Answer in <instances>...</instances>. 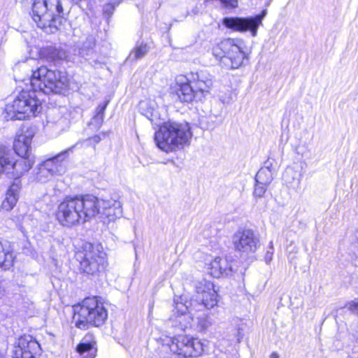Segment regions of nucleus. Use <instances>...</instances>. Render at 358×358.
<instances>
[{
	"label": "nucleus",
	"mask_w": 358,
	"mask_h": 358,
	"mask_svg": "<svg viewBox=\"0 0 358 358\" xmlns=\"http://www.w3.org/2000/svg\"><path fill=\"white\" fill-rule=\"evenodd\" d=\"M195 289L196 294L190 300L184 295L174 299L175 308L169 322L176 329L185 331L192 327V310H201V308L210 309L217 305V293L210 281L206 279L197 281Z\"/></svg>",
	"instance_id": "nucleus-1"
},
{
	"label": "nucleus",
	"mask_w": 358,
	"mask_h": 358,
	"mask_svg": "<svg viewBox=\"0 0 358 358\" xmlns=\"http://www.w3.org/2000/svg\"><path fill=\"white\" fill-rule=\"evenodd\" d=\"M98 197L92 194L66 197L57 207L56 217L64 227L86 222L97 215Z\"/></svg>",
	"instance_id": "nucleus-2"
},
{
	"label": "nucleus",
	"mask_w": 358,
	"mask_h": 358,
	"mask_svg": "<svg viewBox=\"0 0 358 358\" xmlns=\"http://www.w3.org/2000/svg\"><path fill=\"white\" fill-rule=\"evenodd\" d=\"M31 17L47 34L56 32L66 21L61 0H34Z\"/></svg>",
	"instance_id": "nucleus-3"
},
{
	"label": "nucleus",
	"mask_w": 358,
	"mask_h": 358,
	"mask_svg": "<svg viewBox=\"0 0 358 358\" xmlns=\"http://www.w3.org/2000/svg\"><path fill=\"white\" fill-rule=\"evenodd\" d=\"M192 137L190 127L187 122H164L155 133V141L162 150L169 152L181 149Z\"/></svg>",
	"instance_id": "nucleus-4"
},
{
	"label": "nucleus",
	"mask_w": 358,
	"mask_h": 358,
	"mask_svg": "<svg viewBox=\"0 0 358 358\" xmlns=\"http://www.w3.org/2000/svg\"><path fill=\"white\" fill-rule=\"evenodd\" d=\"M43 94L31 87L22 90L12 103L5 108V118L8 120H22L36 116L42 110V102L39 97Z\"/></svg>",
	"instance_id": "nucleus-5"
},
{
	"label": "nucleus",
	"mask_w": 358,
	"mask_h": 358,
	"mask_svg": "<svg viewBox=\"0 0 358 358\" xmlns=\"http://www.w3.org/2000/svg\"><path fill=\"white\" fill-rule=\"evenodd\" d=\"M29 82L33 89L39 90L43 94L61 93L67 88L69 84L65 72L48 69L45 66L31 69Z\"/></svg>",
	"instance_id": "nucleus-6"
},
{
	"label": "nucleus",
	"mask_w": 358,
	"mask_h": 358,
	"mask_svg": "<svg viewBox=\"0 0 358 358\" xmlns=\"http://www.w3.org/2000/svg\"><path fill=\"white\" fill-rule=\"evenodd\" d=\"M73 322L81 329L87 328L88 324L94 327L103 325L108 318V311L103 303L96 297L85 299L81 303L73 307Z\"/></svg>",
	"instance_id": "nucleus-7"
},
{
	"label": "nucleus",
	"mask_w": 358,
	"mask_h": 358,
	"mask_svg": "<svg viewBox=\"0 0 358 358\" xmlns=\"http://www.w3.org/2000/svg\"><path fill=\"white\" fill-rule=\"evenodd\" d=\"M75 258L79 262L80 271L87 275H99L106 266V253L90 243H85L82 249L76 252Z\"/></svg>",
	"instance_id": "nucleus-8"
},
{
	"label": "nucleus",
	"mask_w": 358,
	"mask_h": 358,
	"mask_svg": "<svg viewBox=\"0 0 358 358\" xmlns=\"http://www.w3.org/2000/svg\"><path fill=\"white\" fill-rule=\"evenodd\" d=\"M169 348L171 352L183 357H196L203 351V343L197 338L187 335L171 338Z\"/></svg>",
	"instance_id": "nucleus-9"
},
{
	"label": "nucleus",
	"mask_w": 358,
	"mask_h": 358,
	"mask_svg": "<svg viewBox=\"0 0 358 358\" xmlns=\"http://www.w3.org/2000/svg\"><path fill=\"white\" fill-rule=\"evenodd\" d=\"M242 42L236 39H228L221 43L224 55L220 56L221 62L231 69H238L243 62L245 54L242 50Z\"/></svg>",
	"instance_id": "nucleus-10"
},
{
	"label": "nucleus",
	"mask_w": 358,
	"mask_h": 358,
	"mask_svg": "<svg viewBox=\"0 0 358 358\" xmlns=\"http://www.w3.org/2000/svg\"><path fill=\"white\" fill-rule=\"evenodd\" d=\"M266 15L264 10L261 14L250 17H227L222 20V24L228 29L236 31H250L252 36H256L258 27L262 24V20Z\"/></svg>",
	"instance_id": "nucleus-11"
},
{
	"label": "nucleus",
	"mask_w": 358,
	"mask_h": 358,
	"mask_svg": "<svg viewBox=\"0 0 358 358\" xmlns=\"http://www.w3.org/2000/svg\"><path fill=\"white\" fill-rule=\"evenodd\" d=\"M73 152V148H69L53 157L48 159L39 164L36 173V179L41 182H45L52 176L60 174V162L69 157Z\"/></svg>",
	"instance_id": "nucleus-12"
},
{
	"label": "nucleus",
	"mask_w": 358,
	"mask_h": 358,
	"mask_svg": "<svg viewBox=\"0 0 358 358\" xmlns=\"http://www.w3.org/2000/svg\"><path fill=\"white\" fill-rule=\"evenodd\" d=\"M235 250L241 253H254L260 245L259 239L252 229L237 231L233 236Z\"/></svg>",
	"instance_id": "nucleus-13"
},
{
	"label": "nucleus",
	"mask_w": 358,
	"mask_h": 358,
	"mask_svg": "<svg viewBox=\"0 0 358 358\" xmlns=\"http://www.w3.org/2000/svg\"><path fill=\"white\" fill-rule=\"evenodd\" d=\"M189 80L196 93V100L201 101L213 86L212 76L203 71L191 73L188 76Z\"/></svg>",
	"instance_id": "nucleus-14"
},
{
	"label": "nucleus",
	"mask_w": 358,
	"mask_h": 358,
	"mask_svg": "<svg viewBox=\"0 0 358 358\" xmlns=\"http://www.w3.org/2000/svg\"><path fill=\"white\" fill-rule=\"evenodd\" d=\"M188 77L179 76L176 83L171 85V91L177 98L183 103H190L196 100V93Z\"/></svg>",
	"instance_id": "nucleus-15"
},
{
	"label": "nucleus",
	"mask_w": 358,
	"mask_h": 358,
	"mask_svg": "<svg viewBox=\"0 0 358 358\" xmlns=\"http://www.w3.org/2000/svg\"><path fill=\"white\" fill-rule=\"evenodd\" d=\"M98 212L104 222L115 221L122 216V203L116 200H103L98 198Z\"/></svg>",
	"instance_id": "nucleus-16"
},
{
	"label": "nucleus",
	"mask_w": 358,
	"mask_h": 358,
	"mask_svg": "<svg viewBox=\"0 0 358 358\" xmlns=\"http://www.w3.org/2000/svg\"><path fill=\"white\" fill-rule=\"evenodd\" d=\"M39 343L30 335H24L18 340V345L15 350L16 358H35L39 355Z\"/></svg>",
	"instance_id": "nucleus-17"
},
{
	"label": "nucleus",
	"mask_w": 358,
	"mask_h": 358,
	"mask_svg": "<svg viewBox=\"0 0 358 358\" xmlns=\"http://www.w3.org/2000/svg\"><path fill=\"white\" fill-rule=\"evenodd\" d=\"M96 341L92 334H87L76 347L80 358H94L96 355Z\"/></svg>",
	"instance_id": "nucleus-18"
},
{
	"label": "nucleus",
	"mask_w": 358,
	"mask_h": 358,
	"mask_svg": "<svg viewBox=\"0 0 358 358\" xmlns=\"http://www.w3.org/2000/svg\"><path fill=\"white\" fill-rule=\"evenodd\" d=\"M33 135L31 133L18 135L13 143L15 153L19 157H32L31 156V143Z\"/></svg>",
	"instance_id": "nucleus-19"
},
{
	"label": "nucleus",
	"mask_w": 358,
	"mask_h": 358,
	"mask_svg": "<svg viewBox=\"0 0 358 358\" xmlns=\"http://www.w3.org/2000/svg\"><path fill=\"white\" fill-rule=\"evenodd\" d=\"M20 189V182H14L10 185L1 204L2 209L9 211L13 208L17 202Z\"/></svg>",
	"instance_id": "nucleus-20"
},
{
	"label": "nucleus",
	"mask_w": 358,
	"mask_h": 358,
	"mask_svg": "<svg viewBox=\"0 0 358 358\" xmlns=\"http://www.w3.org/2000/svg\"><path fill=\"white\" fill-rule=\"evenodd\" d=\"M19 159H13L11 170L13 176L19 178L27 172L33 166L34 159L33 157H20Z\"/></svg>",
	"instance_id": "nucleus-21"
},
{
	"label": "nucleus",
	"mask_w": 358,
	"mask_h": 358,
	"mask_svg": "<svg viewBox=\"0 0 358 358\" xmlns=\"http://www.w3.org/2000/svg\"><path fill=\"white\" fill-rule=\"evenodd\" d=\"M14 152L3 145H0V176L3 173H8L11 170Z\"/></svg>",
	"instance_id": "nucleus-22"
},
{
	"label": "nucleus",
	"mask_w": 358,
	"mask_h": 358,
	"mask_svg": "<svg viewBox=\"0 0 358 358\" xmlns=\"http://www.w3.org/2000/svg\"><path fill=\"white\" fill-rule=\"evenodd\" d=\"M14 257L6 245L0 241V268L3 270L9 269L13 264Z\"/></svg>",
	"instance_id": "nucleus-23"
},
{
	"label": "nucleus",
	"mask_w": 358,
	"mask_h": 358,
	"mask_svg": "<svg viewBox=\"0 0 358 358\" xmlns=\"http://www.w3.org/2000/svg\"><path fill=\"white\" fill-rule=\"evenodd\" d=\"M274 174L271 171L261 168L256 175L255 181L260 184L269 185L273 179Z\"/></svg>",
	"instance_id": "nucleus-24"
},
{
	"label": "nucleus",
	"mask_w": 358,
	"mask_h": 358,
	"mask_svg": "<svg viewBox=\"0 0 358 358\" xmlns=\"http://www.w3.org/2000/svg\"><path fill=\"white\" fill-rule=\"evenodd\" d=\"M211 324L212 320L208 314L201 313L197 315L196 328L198 331H205L210 327Z\"/></svg>",
	"instance_id": "nucleus-25"
},
{
	"label": "nucleus",
	"mask_w": 358,
	"mask_h": 358,
	"mask_svg": "<svg viewBox=\"0 0 358 358\" xmlns=\"http://www.w3.org/2000/svg\"><path fill=\"white\" fill-rule=\"evenodd\" d=\"M148 51V47L146 44L141 43L137 45L134 50L130 53L127 59L130 61H135L142 58Z\"/></svg>",
	"instance_id": "nucleus-26"
},
{
	"label": "nucleus",
	"mask_w": 358,
	"mask_h": 358,
	"mask_svg": "<svg viewBox=\"0 0 358 358\" xmlns=\"http://www.w3.org/2000/svg\"><path fill=\"white\" fill-rule=\"evenodd\" d=\"M47 58L55 64L65 57V52L55 48H49L46 50Z\"/></svg>",
	"instance_id": "nucleus-27"
},
{
	"label": "nucleus",
	"mask_w": 358,
	"mask_h": 358,
	"mask_svg": "<svg viewBox=\"0 0 358 358\" xmlns=\"http://www.w3.org/2000/svg\"><path fill=\"white\" fill-rule=\"evenodd\" d=\"M140 112L148 119L152 120L154 112V107L151 102L148 100L141 101L138 105Z\"/></svg>",
	"instance_id": "nucleus-28"
},
{
	"label": "nucleus",
	"mask_w": 358,
	"mask_h": 358,
	"mask_svg": "<svg viewBox=\"0 0 358 358\" xmlns=\"http://www.w3.org/2000/svg\"><path fill=\"white\" fill-rule=\"evenodd\" d=\"M101 138L99 135H94L87 139L78 141V143L72 145L71 148H73V150L79 145L81 147L95 148L96 145L98 144L101 141Z\"/></svg>",
	"instance_id": "nucleus-29"
},
{
	"label": "nucleus",
	"mask_w": 358,
	"mask_h": 358,
	"mask_svg": "<svg viewBox=\"0 0 358 358\" xmlns=\"http://www.w3.org/2000/svg\"><path fill=\"white\" fill-rule=\"evenodd\" d=\"M109 103V101H106L103 104H99L96 109V114L93 117V121L95 124L100 127L104 117V113L106 108Z\"/></svg>",
	"instance_id": "nucleus-30"
},
{
	"label": "nucleus",
	"mask_w": 358,
	"mask_h": 358,
	"mask_svg": "<svg viewBox=\"0 0 358 358\" xmlns=\"http://www.w3.org/2000/svg\"><path fill=\"white\" fill-rule=\"evenodd\" d=\"M220 266V257H215L208 265V269L209 274L214 278H220L221 276V271L219 269Z\"/></svg>",
	"instance_id": "nucleus-31"
},
{
	"label": "nucleus",
	"mask_w": 358,
	"mask_h": 358,
	"mask_svg": "<svg viewBox=\"0 0 358 358\" xmlns=\"http://www.w3.org/2000/svg\"><path fill=\"white\" fill-rule=\"evenodd\" d=\"M220 264L219 269L221 271V276L228 275L231 273L232 267L227 259L220 257Z\"/></svg>",
	"instance_id": "nucleus-32"
},
{
	"label": "nucleus",
	"mask_w": 358,
	"mask_h": 358,
	"mask_svg": "<svg viewBox=\"0 0 358 358\" xmlns=\"http://www.w3.org/2000/svg\"><path fill=\"white\" fill-rule=\"evenodd\" d=\"M268 186V185H263L259 182H256V185L253 192L254 196L256 199L262 198L266 193Z\"/></svg>",
	"instance_id": "nucleus-33"
},
{
	"label": "nucleus",
	"mask_w": 358,
	"mask_h": 358,
	"mask_svg": "<svg viewBox=\"0 0 358 358\" xmlns=\"http://www.w3.org/2000/svg\"><path fill=\"white\" fill-rule=\"evenodd\" d=\"M66 119L61 117L57 120V122L55 124H52V128L53 129L55 133L57 135L60 134L64 130V124H66ZM49 127H51V125H50Z\"/></svg>",
	"instance_id": "nucleus-34"
},
{
	"label": "nucleus",
	"mask_w": 358,
	"mask_h": 358,
	"mask_svg": "<svg viewBox=\"0 0 358 358\" xmlns=\"http://www.w3.org/2000/svg\"><path fill=\"white\" fill-rule=\"evenodd\" d=\"M276 162L274 159L268 158L264 164L262 169H268L271 171L272 173H275L276 172Z\"/></svg>",
	"instance_id": "nucleus-35"
},
{
	"label": "nucleus",
	"mask_w": 358,
	"mask_h": 358,
	"mask_svg": "<svg viewBox=\"0 0 358 358\" xmlns=\"http://www.w3.org/2000/svg\"><path fill=\"white\" fill-rule=\"evenodd\" d=\"M118 5V3H108L103 6V13L110 17L115 10V6Z\"/></svg>",
	"instance_id": "nucleus-36"
},
{
	"label": "nucleus",
	"mask_w": 358,
	"mask_h": 358,
	"mask_svg": "<svg viewBox=\"0 0 358 358\" xmlns=\"http://www.w3.org/2000/svg\"><path fill=\"white\" fill-rule=\"evenodd\" d=\"M95 38L92 35H90L87 37L85 42L83 43L85 48L87 49L93 48L95 45Z\"/></svg>",
	"instance_id": "nucleus-37"
},
{
	"label": "nucleus",
	"mask_w": 358,
	"mask_h": 358,
	"mask_svg": "<svg viewBox=\"0 0 358 358\" xmlns=\"http://www.w3.org/2000/svg\"><path fill=\"white\" fill-rule=\"evenodd\" d=\"M270 249L271 250H268L265 255V262L266 264H269L272 259V255L273 253V246L272 241L270 242Z\"/></svg>",
	"instance_id": "nucleus-38"
},
{
	"label": "nucleus",
	"mask_w": 358,
	"mask_h": 358,
	"mask_svg": "<svg viewBox=\"0 0 358 358\" xmlns=\"http://www.w3.org/2000/svg\"><path fill=\"white\" fill-rule=\"evenodd\" d=\"M6 292V287L5 282L0 280V298L5 295Z\"/></svg>",
	"instance_id": "nucleus-39"
},
{
	"label": "nucleus",
	"mask_w": 358,
	"mask_h": 358,
	"mask_svg": "<svg viewBox=\"0 0 358 358\" xmlns=\"http://www.w3.org/2000/svg\"><path fill=\"white\" fill-rule=\"evenodd\" d=\"M350 309L355 314L358 315V303H354L350 306Z\"/></svg>",
	"instance_id": "nucleus-40"
},
{
	"label": "nucleus",
	"mask_w": 358,
	"mask_h": 358,
	"mask_svg": "<svg viewBox=\"0 0 358 358\" xmlns=\"http://www.w3.org/2000/svg\"><path fill=\"white\" fill-rule=\"evenodd\" d=\"M37 63V61L34 59H29L28 60H27V62H24L22 64L23 66H27V65H29V66H32L34 65V64Z\"/></svg>",
	"instance_id": "nucleus-41"
},
{
	"label": "nucleus",
	"mask_w": 358,
	"mask_h": 358,
	"mask_svg": "<svg viewBox=\"0 0 358 358\" xmlns=\"http://www.w3.org/2000/svg\"><path fill=\"white\" fill-rule=\"evenodd\" d=\"M270 358H279V355H278V354L277 352H273L270 355Z\"/></svg>",
	"instance_id": "nucleus-42"
},
{
	"label": "nucleus",
	"mask_w": 358,
	"mask_h": 358,
	"mask_svg": "<svg viewBox=\"0 0 358 358\" xmlns=\"http://www.w3.org/2000/svg\"><path fill=\"white\" fill-rule=\"evenodd\" d=\"M81 0H72L73 2L76 3H78V2H80Z\"/></svg>",
	"instance_id": "nucleus-43"
},
{
	"label": "nucleus",
	"mask_w": 358,
	"mask_h": 358,
	"mask_svg": "<svg viewBox=\"0 0 358 358\" xmlns=\"http://www.w3.org/2000/svg\"><path fill=\"white\" fill-rule=\"evenodd\" d=\"M289 171H292V170H291V169H290V170H288V169H287V170H286V171H285V174H287V173H289Z\"/></svg>",
	"instance_id": "nucleus-44"
},
{
	"label": "nucleus",
	"mask_w": 358,
	"mask_h": 358,
	"mask_svg": "<svg viewBox=\"0 0 358 358\" xmlns=\"http://www.w3.org/2000/svg\"><path fill=\"white\" fill-rule=\"evenodd\" d=\"M0 358H3V356L0 354Z\"/></svg>",
	"instance_id": "nucleus-45"
}]
</instances>
